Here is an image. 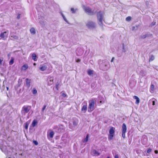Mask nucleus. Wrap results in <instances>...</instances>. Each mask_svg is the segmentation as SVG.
<instances>
[{
	"label": "nucleus",
	"instance_id": "1",
	"mask_svg": "<svg viewBox=\"0 0 158 158\" xmlns=\"http://www.w3.org/2000/svg\"><path fill=\"white\" fill-rule=\"evenodd\" d=\"M97 17L98 24L100 26H102L103 25V21H104L103 13L101 11L98 12L97 14Z\"/></svg>",
	"mask_w": 158,
	"mask_h": 158
},
{
	"label": "nucleus",
	"instance_id": "2",
	"mask_svg": "<svg viewBox=\"0 0 158 158\" xmlns=\"http://www.w3.org/2000/svg\"><path fill=\"white\" fill-rule=\"evenodd\" d=\"M53 128L56 132L61 133L64 131L65 127L63 125H60L58 126H54Z\"/></svg>",
	"mask_w": 158,
	"mask_h": 158
},
{
	"label": "nucleus",
	"instance_id": "3",
	"mask_svg": "<svg viewBox=\"0 0 158 158\" xmlns=\"http://www.w3.org/2000/svg\"><path fill=\"white\" fill-rule=\"evenodd\" d=\"M96 102L95 99H92L89 101L88 107V112H90L94 110V105Z\"/></svg>",
	"mask_w": 158,
	"mask_h": 158
},
{
	"label": "nucleus",
	"instance_id": "4",
	"mask_svg": "<svg viewBox=\"0 0 158 158\" xmlns=\"http://www.w3.org/2000/svg\"><path fill=\"white\" fill-rule=\"evenodd\" d=\"M0 148L2 152H4L6 155H7L8 156L11 155L12 151V149L11 148H10L9 149V150H8L7 149V148H6V147L3 146L2 147L0 146Z\"/></svg>",
	"mask_w": 158,
	"mask_h": 158
},
{
	"label": "nucleus",
	"instance_id": "5",
	"mask_svg": "<svg viewBox=\"0 0 158 158\" xmlns=\"http://www.w3.org/2000/svg\"><path fill=\"white\" fill-rule=\"evenodd\" d=\"M108 63L107 61H103L102 63L100 65L101 69L106 71L107 70L109 67Z\"/></svg>",
	"mask_w": 158,
	"mask_h": 158
},
{
	"label": "nucleus",
	"instance_id": "6",
	"mask_svg": "<svg viewBox=\"0 0 158 158\" xmlns=\"http://www.w3.org/2000/svg\"><path fill=\"white\" fill-rule=\"evenodd\" d=\"M31 108V106H23L22 109L21 113L22 114L25 115V114L28 113Z\"/></svg>",
	"mask_w": 158,
	"mask_h": 158
},
{
	"label": "nucleus",
	"instance_id": "7",
	"mask_svg": "<svg viewBox=\"0 0 158 158\" xmlns=\"http://www.w3.org/2000/svg\"><path fill=\"white\" fill-rule=\"evenodd\" d=\"M83 8L85 12L87 13L89 15H93L95 13V12H94L93 11H92L90 8L89 7H85L84 6Z\"/></svg>",
	"mask_w": 158,
	"mask_h": 158
},
{
	"label": "nucleus",
	"instance_id": "8",
	"mask_svg": "<svg viewBox=\"0 0 158 158\" xmlns=\"http://www.w3.org/2000/svg\"><path fill=\"white\" fill-rule=\"evenodd\" d=\"M114 128L113 127H111V128H110L109 130V135L108 136V139L109 140H111L112 139L114 136Z\"/></svg>",
	"mask_w": 158,
	"mask_h": 158
},
{
	"label": "nucleus",
	"instance_id": "9",
	"mask_svg": "<svg viewBox=\"0 0 158 158\" xmlns=\"http://www.w3.org/2000/svg\"><path fill=\"white\" fill-rule=\"evenodd\" d=\"M8 34L9 32L8 31L2 32L0 35V39H2L4 40H6L7 38Z\"/></svg>",
	"mask_w": 158,
	"mask_h": 158
},
{
	"label": "nucleus",
	"instance_id": "10",
	"mask_svg": "<svg viewBox=\"0 0 158 158\" xmlns=\"http://www.w3.org/2000/svg\"><path fill=\"white\" fill-rule=\"evenodd\" d=\"M86 25L89 28H94L96 27L95 23L92 21L88 22L86 23Z\"/></svg>",
	"mask_w": 158,
	"mask_h": 158
},
{
	"label": "nucleus",
	"instance_id": "11",
	"mask_svg": "<svg viewBox=\"0 0 158 158\" xmlns=\"http://www.w3.org/2000/svg\"><path fill=\"white\" fill-rule=\"evenodd\" d=\"M39 21L41 26L43 27L45 25V22L44 21V18L41 16H38Z\"/></svg>",
	"mask_w": 158,
	"mask_h": 158
},
{
	"label": "nucleus",
	"instance_id": "12",
	"mask_svg": "<svg viewBox=\"0 0 158 158\" xmlns=\"http://www.w3.org/2000/svg\"><path fill=\"white\" fill-rule=\"evenodd\" d=\"M47 68V66L46 64H41L40 65L39 69L40 70L44 71H45Z\"/></svg>",
	"mask_w": 158,
	"mask_h": 158
},
{
	"label": "nucleus",
	"instance_id": "13",
	"mask_svg": "<svg viewBox=\"0 0 158 158\" xmlns=\"http://www.w3.org/2000/svg\"><path fill=\"white\" fill-rule=\"evenodd\" d=\"M98 101L100 105L104 103V98L101 96H99L98 97Z\"/></svg>",
	"mask_w": 158,
	"mask_h": 158
},
{
	"label": "nucleus",
	"instance_id": "14",
	"mask_svg": "<svg viewBox=\"0 0 158 158\" xmlns=\"http://www.w3.org/2000/svg\"><path fill=\"white\" fill-rule=\"evenodd\" d=\"M26 85L27 88L28 89L29 88L30 86V83L31 82V80L27 78L26 79Z\"/></svg>",
	"mask_w": 158,
	"mask_h": 158
},
{
	"label": "nucleus",
	"instance_id": "15",
	"mask_svg": "<svg viewBox=\"0 0 158 158\" xmlns=\"http://www.w3.org/2000/svg\"><path fill=\"white\" fill-rule=\"evenodd\" d=\"M54 135V133L52 131H51L49 133H48L47 137L48 138L49 137L50 138H52L53 137Z\"/></svg>",
	"mask_w": 158,
	"mask_h": 158
},
{
	"label": "nucleus",
	"instance_id": "16",
	"mask_svg": "<svg viewBox=\"0 0 158 158\" xmlns=\"http://www.w3.org/2000/svg\"><path fill=\"white\" fill-rule=\"evenodd\" d=\"M28 66L27 64H24L21 67V71H25L28 69Z\"/></svg>",
	"mask_w": 158,
	"mask_h": 158
},
{
	"label": "nucleus",
	"instance_id": "17",
	"mask_svg": "<svg viewBox=\"0 0 158 158\" xmlns=\"http://www.w3.org/2000/svg\"><path fill=\"white\" fill-rule=\"evenodd\" d=\"M122 51L123 52H125L127 50V47L124 44H122Z\"/></svg>",
	"mask_w": 158,
	"mask_h": 158
},
{
	"label": "nucleus",
	"instance_id": "18",
	"mask_svg": "<svg viewBox=\"0 0 158 158\" xmlns=\"http://www.w3.org/2000/svg\"><path fill=\"white\" fill-rule=\"evenodd\" d=\"M87 105L85 104V105H84L81 109V110L83 111L84 113H85L86 112V111L87 110Z\"/></svg>",
	"mask_w": 158,
	"mask_h": 158
},
{
	"label": "nucleus",
	"instance_id": "19",
	"mask_svg": "<svg viewBox=\"0 0 158 158\" xmlns=\"http://www.w3.org/2000/svg\"><path fill=\"white\" fill-rule=\"evenodd\" d=\"M127 127L125 123H123L122 125V132H126Z\"/></svg>",
	"mask_w": 158,
	"mask_h": 158
},
{
	"label": "nucleus",
	"instance_id": "20",
	"mask_svg": "<svg viewBox=\"0 0 158 158\" xmlns=\"http://www.w3.org/2000/svg\"><path fill=\"white\" fill-rule=\"evenodd\" d=\"M30 32L31 34L33 35L35 34L36 33L35 28L34 27L31 28L30 29Z\"/></svg>",
	"mask_w": 158,
	"mask_h": 158
},
{
	"label": "nucleus",
	"instance_id": "21",
	"mask_svg": "<svg viewBox=\"0 0 158 158\" xmlns=\"http://www.w3.org/2000/svg\"><path fill=\"white\" fill-rule=\"evenodd\" d=\"M147 142V138H144L142 140V143L144 145H146Z\"/></svg>",
	"mask_w": 158,
	"mask_h": 158
},
{
	"label": "nucleus",
	"instance_id": "22",
	"mask_svg": "<svg viewBox=\"0 0 158 158\" xmlns=\"http://www.w3.org/2000/svg\"><path fill=\"white\" fill-rule=\"evenodd\" d=\"M29 123H30L29 121H27L24 124V126L26 130H27L28 129Z\"/></svg>",
	"mask_w": 158,
	"mask_h": 158
},
{
	"label": "nucleus",
	"instance_id": "23",
	"mask_svg": "<svg viewBox=\"0 0 158 158\" xmlns=\"http://www.w3.org/2000/svg\"><path fill=\"white\" fill-rule=\"evenodd\" d=\"M32 59L34 60V61H36L37 60V56L34 53L32 54Z\"/></svg>",
	"mask_w": 158,
	"mask_h": 158
},
{
	"label": "nucleus",
	"instance_id": "24",
	"mask_svg": "<svg viewBox=\"0 0 158 158\" xmlns=\"http://www.w3.org/2000/svg\"><path fill=\"white\" fill-rule=\"evenodd\" d=\"M37 122L36 120H33L32 123V125L33 127H35L37 124Z\"/></svg>",
	"mask_w": 158,
	"mask_h": 158
},
{
	"label": "nucleus",
	"instance_id": "25",
	"mask_svg": "<svg viewBox=\"0 0 158 158\" xmlns=\"http://www.w3.org/2000/svg\"><path fill=\"white\" fill-rule=\"evenodd\" d=\"M134 98L136 99L135 103L136 104H138L139 103V98L136 96H134Z\"/></svg>",
	"mask_w": 158,
	"mask_h": 158
},
{
	"label": "nucleus",
	"instance_id": "26",
	"mask_svg": "<svg viewBox=\"0 0 158 158\" xmlns=\"http://www.w3.org/2000/svg\"><path fill=\"white\" fill-rule=\"evenodd\" d=\"M140 74L143 77L146 75V73L143 70H141L140 72Z\"/></svg>",
	"mask_w": 158,
	"mask_h": 158
},
{
	"label": "nucleus",
	"instance_id": "27",
	"mask_svg": "<svg viewBox=\"0 0 158 158\" xmlns=\"http://www.w3.org/2000/svg\"><path fill=\"white\" fill-rule=\"evenodd\" d=\"M155 59V57L153 55H151L149 56V62L152 61Z\"/></svg>",
	"mask_w": 158,
	"mask_h": 158
},
{
	"label": "nucleus",
	"instance_id": "28",
	"mask_svg": "<svg viewBox=\"0 0 158 158\" xmlns=\"http://www.w3.org/2000/svg\"><path fill=\"white\" fill-rule=\"evenodd\" d=\"M14 58L13 57L11 58L9 62V64L10 65H11L13 64L14 63Z\"/></svg>",
	"mask_w": 158,
	"mask_h": 158
},
{
	"label": "nucleus",
	"instance_id": "29",
	"mask_svg": "<svg viewBox=\"0 0 158 158\" xmlns=\"http://www.w3.org/2000/svg\"><path fill=\"white\" fill-rule=\"evenodd\" d=\"M154 85L153 84H151V88L150 89V92L152 93L154 91Z\"/></svg>",
	"mask_w": 158,
	"mask_h": 158
},
{
	"label": "nucleus",
	"instance_id": "30",
	"mask_svg": "<svg viewBox=\"0 0 158 158\" xmlns=\"http://www.w3.org/2000/svg\"><path fill=\"white\" fill-rule=\"evenodd\" d=\"M93 152L94 155L97 156H98L100 155V153L95 150H94L93 151Z\"/></svg>",
	"mask_w": 158,
	"mask_h": 158
},
{
	"label": "nucleus",
	"instance_id": "31",
	"mask_svg": "<svg viewBox=\"0 0 158 158\" xmlns=\"http://www.w3.org/2000/svg\"><path fill=\"white\" fill-rule=\"evenodd\" d=\"M93 70H89L88 71L87 73L89 75L91 76L93 74Z\"/></svg>",
	"mask_w": 158,
	"mask_h": 158
},
{
	"label": "nucleus",
	"instance_id": "32",
	"mask_svg": "<svg viewBox=\"0 0 158 158\" xmlns=\"http://www.w3.org/2000/svg\"><path fill=\"white\" fill-rule=\"evenodd\" d=\"M89 138V135L87 134L85 137L84 139H83V141L84 142H86L88 141V139Z\"/></svg>",
	"mask_w": 158,
	"mask_h": 158
},
{
	"label": "nucleus",
	"instance_id": "33",
	"mask_svg": "<svg viewBox=\"0 0 158 158\" xmlns=\"http://www.w3.org/2000/svg\"><path fill=\"white\" fill-rule=\"evenodd\" d=\"M46 107V105H44V106L43 107V108H42L41 112V114H43L44 110L45 109Z\"/></svg>",
	"mask_w": 158,
	"mask_h": 158
},
{
	"label": "nucleus",
	"instance_id": "34",
	"mask_svg": "<svg viewBox=\"0 0 158 158\" xmlns=\"http://www.w3.org/2000/svg\"><path fill=\"white\" fill-rule=\"evenodd\" d=\"M32 92L33 94L35 95L37 93V91L35 88H34L32 90Z\"/></svg>",
	"mask_w": 158,
	"mask_h": 158
},
{
	"label": "nucleus",
	"instance_id": "35",
	"mask_svg": "<svg viewBox=\"0 0 158 158\" xmlns=\"http://www.w3.org/2000/svg\"><path fill=\"white\" fill-rule=\"evenodd\" d=\"M78 124V121L77 120H75L73 121V125L74 126H76Z\"/></svg>",
	"mask_w": 158,
	"mask_h": 158
},
{
	"label": "nucleus",
	"instance_id": "36",
	"mask_svg": "<svg viewBox=\"0 0 158 158\" xmlns=\"http://www.w3.org/2000/svg\"><path fill=\"white\" fill-rule=\"evenodd\" d=\"M61 15L62 16V17H63L64 19V20L67 23H68V21L67 20V19H66V18L65 17V16H64V15H63V13H61Z\"/></svg>",
	"mask_w": 158,
	"mask_h": 158
},
{
	"label": "nucleus",
	"instance_id": "37",
	"mask_svg": "<svg viewBox=\"0 0 158 158\" xmlns=\"http://www.w3.org/2000/svg\"><path fill=\"white\" fill-rule=\"evenodd\" d=\"M49 81L50 82V84L51 85L53 83V77H50L49 79Z\"/></svg>",
	"mask_w": 158,
	"mask_h": 158
},
{
	"label": "nucleus",
	"instance_id": "38",
	"mask_svg": "<svg viewBox=\"0 0 158 158\" xmlns=\"http://www.w3.org/2000/svg\"><path fill=\"white\" fill-rule=\"evenodd\" d=\"M11 37L13 38L15 40H18V37L16 35H11Z\"/></svg>",
	"mask_w": 158,
	"mask_h": 158
},
{
	"label": "nucleus",
	"instance_id": "39",
	"mask_svg": "<svg viewBox=\"0 0 158 158\" xmlns=\"http://www.w3.org/2000/svg\"><path fill=\"white\" fill-rule=\"evenodd\" d=\"M77 10V9H76L75 10L74 8H71V11L73 13H75Z\"/></svg>",
	"mask_w": 158,
	"mask_h": 158
},
{
	"label": "nucleus",
	"instance_id": "40",
	"mask_svg": "<svg viewBox=\"0 0 158 158\" xmlns=\"http://www.w3.org/2000/svg\"><path fill=\"white\" fill-rule=\"evenodd\" d=\"M126 20L127 21H130L131 19V18L130 16H128L126 18Z\"/></svg>",
	"mask_w": 158,
	"mask_h": 158
},
{
	"label": "nucleus",
	"instance_id": "41",
	"mask_svg": "<svg viewBox=\"0 0 158 158\" xmlns=\"http://www.w3.org/2000/svg\"><path fill=\"white\" fill-rule=\"evenodd\" d=\"M59 85H60L59 83L57 82L56 85V88L57 90H58V89H59L58 86H59Z\"/></svg>",
	"mask_w": 158,
	"mask_h": 158
},
{
	"label": "nucleus",
	"instance_id": "42",
	"mask_svg": "<svg viewBox=\"0 0 158 158\" xmlns=\"http://www.w3.org/2000/svg\"><path fill=\"white\" fill-rule=\"evenodd\" d=\"M152 67L154 69H156L158 71V66H157L153 65H152Z\"/></svg>",
	"mask_w": 158,
	"mask_h": 158
},
{
	"label": "nucleus",
	"instance_id": "43",
	"mask_svg": "<svg viewBox=\"0 0 158 158\" xmlns=\"http://www.w3.org/2000/svg\"><path fill=\"white\" fill-rule=\"evenodd\" d=\"M147 36H148V35L147 34L143 35H141V38L142 39H144V38H146Z\"/></svg>",
	"mask_w": 158,
	"mask_h": 158
},
{
	"label": "nucleus",
	"instance_id": "44",
	"mask_svg": "<svg viewBox=\"0 0 158 158\" xmlns=\"http://www.w3.org/2000/svg\"><path fill=\"white\" fill-rule=\"evenodd\" d=\"M126 133V132H122V136L123 138H124L125 137V134Z\"/></svg>",
	"mask_w": 158,
	"mask_h": 158
},
{
	"label": "nucleus",
	"instance_id": "45",
	"mask_svg": "<svg viewBox=\"0 0 158 158\" xmlns=\"http://www.w3.org/2000/svg\"><path fill=\"white\" fill-rule=\"evenodd\" d=\"M33 143L36 145H37L38 144V143L36 140H34Z\"/></svg>",
	"mask_w": 158,
	"mask_h": 158
},
{
	"label": "nucleus",
	"instance_id": "46",
	"mask_svg": "<svg viewBox=\"0 0 158 158\" xmlns=\"http://www.w3.org/2000/svg\"><path fill=\"white\" fill-rule=\"evenodd\" d=\"M152 149L151 148H149L147 151V152L148 153H150L151 152Z\"/></svg>",
	"mask_w": 158,
	"mask_h": 158
},
{
	"label": "nucleus",
	"instance_id": "47",
	"mask_svg": "<svg viewBox=\"0 0 158 158\" xmlns=\"http://www.w3.org/2000/svg\"><path fill=\"white\" fill-rule=\"evenodd\" d=\"M61 95L63 97H65L67 95L65 93H63L61 94Z\"/></svg>",
	"mask_w": 158,
	"mask_h": 158
},
{
	"label": "nucleus",
	"instance_id": "48",
	"mask_svg": "<svg viewBox=\"0 0 158 158\" xmlns=\"http://www.w3.org/2000/svg\"><path fill=\"white\" fill-rule=\"evenodd\" d=\"M154 99V98H152V105L153 106H154L155 105V101H153V100Z\"/></svg>",
	"mask_w": 158,
	"mask_h": 158
},
{
	"label": "nucleus",
	"instance_id": "49",
	"mask_svg": "<svg viewBox=\"0 0 158 158\" xmlns=\"http://www.w3.org/2000/svg\"><path fill=\"white\" fill-rule=\"evenodd\" d=\"M22 82V80H21L20 79H19L18 81V84L19 85V86H20V82Z\"/></svg>",
	"mask_w": 158,
	"mask_h": 158
},
{
	"label": "nucleus",
	"instance_id": "50",
	"mask_svg": "<svg viewBox=\"0 0 158 158\" xmlns=\"http://www.w3.org/2000/svg\"><path fill=\"white\" fill-rule=\"evenodd\" d=\"M94 83H92L91 84V87L92 88H94Z\"/></svg>",
	"mask_w": 158,
	"mask_h": 158
},
{
	"label": "nucleus",
	"instance_id": "51",
	"mask_svg": "<svg viewBox=\"0 0 158 158\" xmlns=\"http://www.w3.org/2000/svg\"><path fill=\"white\" fill-rule=\"evenodd\" d=\"M115 158H118V154H116V153L115 154L114 156Z\"/></svg>",
	"mask_w": 158,
	"mask_h": 158
},
{
	"label": "nucleus",
	"instance_id": "52",
	"mask_svg": "<svg viewBox=\"0 0 158 158\" xmlns=\"http://www.w3.org/2000/svg\"><path fill=\"white\" fill-rule=\"evenodd\" d=\"M156 24V22H152V24H151V26H154Z\"/></svg>",
	"mask_w": 158,
	"mask_h": 158
},
{
	"label": "nucleus",
	"instance_id": "53",
	"mask_svg": "<svg viewBox=\"0 0 158 158\" xmlns=\"http://www.w3.org/2000/svg\"><path fill=\"white\" fill-rule=\"evenodd\" d=\"M3 61V60L0 59V65L2 64V62Z\"/></svg>",
	"mask_w": 158,
	"mask_h": 158
},
{
	"label": "nucleus",
	"instance_id": "54",
	"mask_svg": "<svg viewBox=\"0 0 158 158\" xmlns=\"http://www.w3.org/2000/svg\"><path fill=\"white\" fill-rule=\"evenodd\" d=\"M20 14H18V16H17V18L18 19H19L20 18Z\"/></svg>",
	"mask_w": 158,
	"mask_h": 158
},
{
	"label": "nucleus",
	"instance_id": "55",
	"mask_svg": "<svg viewBox=\"0 0 158 158\" xmlns=\"http://www.w3.org/2000/svg\"><path fill=\"white\" fill-rule=\"evenodd\" d=\"M114 57H113L111 59V62H112L114 60Z\"/></svg>",
	"mask_w": 158,
	"mask_h": 158
},
{
	"label": "nucleus",
	"instance_id": "56",
	"mask_svg": "<svg viewBox=\"0 0 158 158\" xmlns=\"http://www.w3.org/2000/svg\"><path fill=\"white\" fill-rule=\"evenodd\" d=\"M76 61L77 62H79L81 60L79 59H78Z\"/></svg>",
	"mask_w": 158,
	"mask_h": 158
},
{
	"label": "nucleus",
	"instance_id": "57",
	"mask_svg": "<svg viewBox=\"0 0 158 158\" xmlns=\"http://www.w3.org/2000/svg\"><path fill=\"white\" fill-rule=\"evenodd\" d=\"M82 53H83V52H82H82H81V53H79V54H77V55H78L79 56V55H81Z\"/></svg>",
	"mask_w": 158,
	"mask_h": 158
},
{
	"label": "nucleus",
	"instance_id": "58",
	"mask_svg": "<svg viewBox=\"0 0 158 158\" xmlns=\"http://www.w3.org/2000/svg\"><path fill=\"white\" fill-rule=\"evenodd\" d=\"M155 153H158V151H155Z\"/></svg>",
	"mask_w": 158,
	"mask_h": 158
},
{
	"label": "nucleus",
	"instance_id": "59",
	"mask_svg": "<svg viewBox=\"0 0 158 158\" xmlns=\"http://www.w3.org/2000/svg\"><path fill=\"white\" fill-rule=\"evenodd\" d=\"M9 87H6V89H7V90H9Z\"/></svg>",
	"mask_w": 158,
	"mask_h": 158
},
{
	"label": "nucleus",
	"instance_id": "60",
	"mask_svg": "<svg viewBox=\"0 0 158 158\" xmlns=\"http://www.w3.org/2000/svg\"><path fill=\"white\" fill-rule=\"evenodd\" d=\"M33 65H36V63H34L33 64Z\"/></svg>",
	"mask_w": 158,
	"mask_h": 158
},
{
	"label": "nucleus",
	"instance_id": "61",
	"mask_svg": "<svg viewBox=\"0 0 158 158\" xmlns=\"http://www.w3.org/2000/svg\"><path fill=\"white\" fill-rule=\"evenodd\" d=\"M134 27H133V30H134Z\"/></svg>",
	"mask_w": 158,
	"mask_h": 158
},
{
	"label": "nucleus",
	"instance_id": "62",
	"mask_svg": "<svg viewBox=\"0 0 158 158\" xmlns=\"http://www.w3.org/2000/svg\"><path fill=\"white\" fill-rule=\"evenodd\" d=\"M20 155H21V156H22V155H23V154H22V153H21V154H20Z\"/></svg>",
	"mask_w": 158,
	"mask_h": 158
},
{
	"label": "nucleus",
	"instance_id": "63",
	"mask_svg": "<svg viewBox=\"0 0 158 158\" xmlns=\"http://www.w3.org/2000/svg\"><path fill=\"white\" fill-rule=\"evenodd\" d=\"M107 158H110L108 156L107 157Z\"/></svg>",
	"mask_w": 158,
	"mask_h": 158
},
{
	"label": "nucleus",
	"instance_id": "64",
	"mask_svg": "<svg viewBox=\"0 0 158 158\" xmlns=\"http://www.w3.org/2000/svg\"><path fill=\"white\" fill-rule=\"evenodd\" d=\"M124 158H128L126 156Z\"/></svg>",
	"mask_w": 158,
	"mask_h": 158
}]
</instances>
